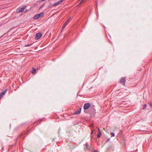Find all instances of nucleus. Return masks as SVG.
Listing matches in <instances>:
<instances>
[{
  "label": "nucleus",
  "mask_w": 152,
  "mask_h": 152,
  "mask_svg": "<svg viewBox=\"0 0 152 152\" xmlns=\"http://www.w3.org/2000/svg\"><path fill=\"white\" fill-rule=\"evenodd\" d=\"M147 107V104H144L143 106V109H144L146 107Z\"/></svg>",
  "instance_id": "14"
},
{
  "label": "nucleus",
  "mask_w": 152,
  "mask_h": 152,
  "mask_svg": "<svg viewBox=\"0 0 152 152\" xmlns=\"http://www.w3.org/2000/svg\"><path fill=\"white\" fill-rule=\"evenodd\" d=\"M7 90V89H6L0 92V99L1 98L3 95H4L5 94Z\"/></svg>",
  "instance_id": "6"
},
{
  "label": "nucleus",
  "mask_w": 152,
  "mask_h": 152,
  "mask_svg": "<svg viewBox=\"0 0 152 152\" xmlns=\"http://www.w3.org/2000/svg\"><path fill=\"white\" fill-rule=\"evenodd\" d=\"M81 108H80L79 109L77 110L74 113V114L78 115L81 112Z\"/></svg>",
  "instance_id": "9"
},
{
  "label": "nucleus",
  "mask_w": 152,
  "mask_h": 152,
  "mask_svg": "<svg viewBox=\"0 0 152 152\" xmlns=\"http://www.w3.org/2000/svg\"><path fill=\"white\" fill-rule=\"evenodd\" d=\"M44 15V12H42L39 14H37L35 15L33 17V18L34 19H37L40 17H43Z\"/></svg>",
  "instance_id": "1"
},
{
  "label": "nucleus",
  "mask_w": 152,
  "mask_h": 152,
  "mask_svg": "<svg viewBox=\"0 0 152 152\" xmlns=\"http://www.w3.org/2000/svg\"><path fill=\"white\" fill-rule=\"evenodd\" d=\"M64 0H60L59 1V2L61 4V3L63 2V1H64Z\"/></svg>",
  "instance_id": "17"
},
{
  "label": "nucleus",
  "mask_w": 152,
  "mask_h": 152,
  "mask_svg": "<svg viewBox=\"0 0 152 152\" xmlns=\"http://www.w3.org/2000/svg\"><path fill=\"white\" fill-rule=\"evenodd\" d=\"M96 4H97V3H96ZM96 7H97V4H96Z\"/></svg>",
  "instance_id": "24"
},
{
  "label": "nucleus",
  "mask_w": 152,
  "mask_h": 152,
  "mask_svg": "<svg viewBox=\"0 0 152 152\" xmlns=\"http://www.w3.org/2000/svg\"><path fill=\"white\" fill-rule=\"evenodd\" d=\"M90 106V104L89 103H85L83 106V108L84 110L88 109Z\"/></svg>",
  "instance_id": "5"
},
{
  "label": "nucleus",
  "mask_w": 152,
  "mask_h": 152,
  "mask_svg": "<svg viewBox=\"0 0 152 152\" xmlns=\"http://www.w3.org/2000/svg\"><path fill=\"white\" fill-rule=\"evenodd\" d=\"M26 6L25 5H23V6L22 8L20 9L18 8L17 9L16 11V12L18 13L20 12H22L23 11L24 9L26 8Z\"/></svg>",
  "instance_id": "3"
},
{
  "label": "nucleus",
  "mask_w": 152,
  "mask_h": 152,
  "mask_svg": "<svg viewBox=\"0 0 152 152\" xmlns=\"http://www.w3.org/2000/svg\"><path fill=\"white\" fill-rule=\"evenodd\" d=\"M36 71V69L34 68H33L32 69V73H35V72Z\"/></svg>",
  "instance_id": "12"
},
{
  "label": "nucleus",
  "mask_w": 152,
  "mask_h": 152,
  "mask_svg": "<svg viewBox=\"0 0 152 152\" xmlns=\"http://www.w3.org/2000/svg\"><path fill=\"white\" fill-rule=\"evenodd\" d=\"M71 20V18H68L65 23L63 24L62 28L64 29L66 26L67 25L68 23L70 22V21Z\"/></svg>",
  "instance_id": "2"
},
{
  "label": "nucleus",
  "mask_w": 152,
  "mask_h": 152,
  "mask_svg": "<svg viewBox=\"0 0 152 152\" xmlns=\"http://www.w3.org/2000/svg\"><path fill=\"white\" fill-rule=\"evenodd\" d=\"M110 140V139L109 138V139H107V140L106 141V142H108V141H109Z\"/></svg>",
  "instance_id": "19"
},
{
  "label": "nucleus",
  "mask_w": 152,
  "mask_h": 152,
  "mask_svg": "<svg viewBox=\"0 0 152 152\" xmlns=\"http://www.w3.org/2000/svg\"><path fill=\"white\" fill-rule=\"evenodd\" d=\"M120 82L124 85L126 82L125 78L124 77H121L120 80Z\"/></svg>",
  "instance_id": "7"
},
{
  "label": "nucleus",
  "mask_w": 152,
  "mask_h": 152,
  "mask_svg": "<svg viewBox=\"0 0 152 152\" xmlns=\"http://www.w3.org/2000/svg\"><path fill=\"white\" fill-rule=\"evenodd\" d=\"M76 146H75L74 147H73V148L74 149V148L75 147H76Z\"/></svg>",
  "instance_id": "22"
},
{
  "label": "nucleus",
  "mask_w": 152,
  "mask_h": 152,
  "mask_svg": "<svg viewBox=\"0 0 152 152\" xmlns=\"http://www.w3.org/2000/svg\"><path fill=\"white\" fill-rule=\"evenodd\" d=\"M32 44V43L31 44H27V45H26L25 46L26 47L30 46Z\"/></svg>",
  "instance_id": "13"
},
{
  "label": "nucleus",
  "mask_w": 152,
  "mask_h": 152,
  "mask_svg": "<svg viewBox=\"0 0 152 152\" xmlns=\"http://www.w3.org/2000/svg\"><path fill=\"white\" fill-rule=\"evenodd\" d=\"M98 129L99 130V133L97 134V137L98 138H99L101 136V132L100 131V129H99V128H98Z\"/></svg>",
  "instance_id": "10"
},
{
  "label": "nucleus",
  "mask_w": 152,
  "mask_h": 152,
  "mask_svg": "<svg viewBox=\"0 0 152 152\" xmlns=\"http://www.w3.org/2000/svg\"><path fill=\"white\" fill-rule=\"evenodd\" d=\"M86 1V0H81L80 1V4L81 3H82V2H85Z\"/></svg>",
  "instance_id": "16"
},
{
  "label": "nucleus",
  "mask_w": 152,
  "mask_h": 152,
  "mask_svg": "<svg viewBox=\"0 0 152 152\" xmlns=\"http://www.w3.org/2000/svg\"><path fill=\"white\" fill-rule=\"evenodd\" d=\"M92 152H99L97 150H95Z\"/></svg>",
  "instance_id": "21"
},
{
  "label": "nucleus",
  "mask_w": 152,
  "mask_h": 152,
  "mask_svg": "<svg viewBox=\"0 0 152 152\" xmlns=\"http://www.w3.org/2000/svg\"><path fill=\"white\" fill-rule=\"evenodd\" d=\"M85 145L86 146V148H85V150L86 151H89L90 149V148L89 145H88V143H86Z\"/></svg>",
  "instance_id": "8"
},
{
  "label": "nucleus",
  "mask_w": 152,
  "mask_h": 152,
  "mask_svg": "<svg viewBox=\"0 0 152 152\" xmlns=\"http://www.w3.org/2000/svg\"><path fill=\"white\" fill-rule=\"evenodd\" d=\"M111 135H112V136H113V137H114V132H111Z\"/></svg>",
  "instance_id": "18"
},
{
  "label": "nucleus",
  "mask_w": 152,
  "mask_h": 152,
  "mask_svg": "<svg viewBox=\"0 0 152 152\" xmlns=\"http://www.w3.org/2000/svg\"><path fill=\"white\" fill-rule=\"evenodd\" d=\"M42 34L41 32H39L36 34L35 39L37 40L39 39L42 36Z\"/></svg>",
  "instance_id": "4"
},
{
  "label": "nucleus",
  "mask_w": 152,
  "mask_h": 152,
  "mask_svg": "<svg viewBox=\"0 0 152 152\" xmlns=\"http://www.w3.org/2000/svg\"><path fill=\"white\" fill-rule=\"evenodd\" d=\"M150 107H152V102H150Z\"/></svg>",
  "instance_id": "20"
},
{
  "label": "nucleus",
  "mask_w": 152,
  "mask_h": 152,
  "mask_svg": "<svg viewBox=\"0 0 152 152\" xmlns=\"http://www.w3.org/2000/svg\"><path fill=\"white\" fill-rule=\"evenodd\" d=\"M109 41H110V42H111V41H110V40L109 39Z\"/></svg>",
  "instance_id": "25"
},
{
  "label": "nucleus",
  "mask_w": 152,
  "mask_h": 152,
  "mask_svg": "<svg viewBox=\"0 0 152 152\" xmlns=\"http://www.w3.org/2000/svg\"><path fill=\"white\" fill-rule=\"evenodd\" d=\"M61 4L58 1V2H57L56 3H55L53 4V5L55 6H57V5H59Z\"/></svg>",
  "instance_id": "11"
},
{
  "label": "nucleus",
  "mask_w": 152,
  "mask_h": 152,
  "mask_svg": "<svg viewBox=\"0 0 152 152\" xmlns=\"http://www.w3.org/2000/svg\"><path fill=\"white\" fill-rule=\"evenodd\" d=\"M55 6L53 5V4H50L49 5V7H52Z\"/></svg>",
  "instance_id": "15"
},
{
  "label": "nucleus",
  "mask_w": 152,
  "mask_h": 152,
  "mask_svg": "<svg viewBox=\"0 0 152 152\" xmlns=\"http://www.w3.org/2000/svg\"><path fill=\"white\" fill-rule=\"evenodd\" d=\"M93 131H92V132H91V134H93Z\"/></svg>",
  "instance_id": "23"
}]
</instances>
